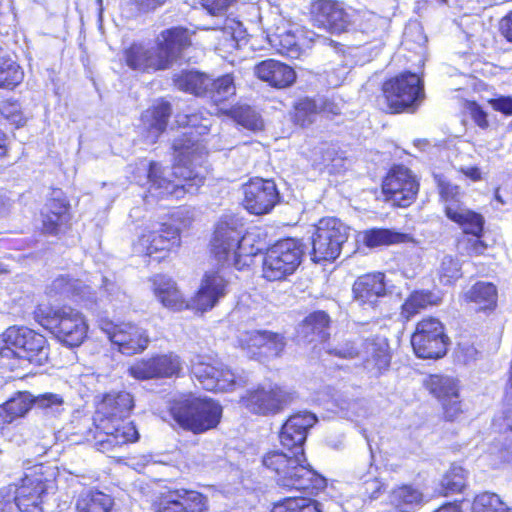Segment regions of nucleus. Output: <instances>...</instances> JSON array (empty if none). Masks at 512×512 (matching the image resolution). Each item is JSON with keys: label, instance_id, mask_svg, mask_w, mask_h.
<instances>
[{"label": "nucleus", "instance_id": "57", "mask_svg": "<svg viewBox=\"0 0 512 512\" xmlns=\"http://www.w3.org/2000/svg\"><path fill=\"white\" fill-rule=\"evenodd\" d=\"M458 350L459 356L463 357L465 363L475 360L478 355L477 348L473 344H470L466 341L459 343Z\"/></svg>", "mask_w": 512, "mask_h": 512}, {"label": "nucleus", "instance_id": "34", "mask_svg": "<svg viewBox=\"0 0 512 512\" xmlns=\"http://www.w3.org/2000/svg\"><path fill=\"white\" fill-rule=\"evenodd\" d=\"M329 316L323 311H317L307 316L299 325L298 333L307 342L323 341L326 339L329 326Z\"/></svg>", "mask_w": 512, "mask_h": 512}, {"label": "nucleus", "instance_id": "36", "mask_svg": "<svg viewBox=\"0 0 512 512\" xmlns=\"http://www.w3.org/2000/svg\"><path fill=\"white\" fill-rule=\"evenodd\" d=\"M363 243L369 248L389 246L412 241L407 233L388 228H371L363 232Z\"/></svg>", "mask_w": 512, "mask_h": 512}, {"label": "nucleus", "instance_id": "5", "mask_svg": "<svg viewBox=\"0 0 512 512\" xmlns=\"http://www.w3.org/2000/svg\"><path fill=\"white\" fill-rule=\"evenodd\" d=\"M229 280L221 271H209L205 274L201 287L196 295L186 304L176 283L163 275L153 279L154 293L162 305L171 310L180 311L191 307L200 311L212 309L220 298L227 293Z\"/></svg>", "mask_w": 512, "mask_h": 512}, {"label": "nucleus", "instance_id": "18", "mask_svg": "<svg viewBox=\"0 0 512 512\" xmlns=\"http://www.w3.org/2000/svg\"><path fill=\"white\" fill-rule=\"evenodd\" d=\"M244 207L252 214L270 212L279 202L280 195L273 180L253 178L242 187Z\"/></svg>", "mask_w": 512, "mask_h": 512}, {"label": "nucleus", "instance_id": "49", "mask_svg": "<svg viewBox=\"0 0 512 512\" xmlns=\"http://www.w3.org/2000/svg\"><path fill=\"white\" fill-rule=\"evenodd\" d=\"M462 276L459 260L450 255L443 257L439 267L440 282L450 285Z\"/></svg>", "mask_w": 512, "mask_h": 512}, {"label": "nucleus", "instance_id": "51", "mask_svg": "<svg viewBox=\"0 0 512 512\" xmlns=\"http://www.w3.org/2000/svg\"><path fill=\"white\" fill-rule=\"evenodd\" d=\"M0 113L3 118L17 127L25 124V118L22 115L20 105L17 102H2L0 105Z\"/></svg>", "mask_w": 512, "mask_h": 512}, {"label": "nucleus", "instance_id": "26", "mask_svg": "<svg viewBox=\"0 0 512 512\" xmlns=\"http://www.w3.org/2000/svg\"><path fill=\"white\" fill-rule=\"evenodd\" d=\"M360 359L372 376H379L388 369L391 361L387 340L380 337L361 340Z\"/></svg>", "mask_w": 512, "mask_h": 512}, {"label": "nucleus", "instance_id": "46", "mask_svg": "<svg viewBox=\"0 0 512 512\" xmlns=\"http://www.w3.org/2000/svg\"><path fill=\"white\" fill-rule=\"evenodd\" d=\"M465 470L457 465H452L441 481V492L446 496L460 492L465 487Z\"/></svg>", "mask_w": 512, "mask_h": 512}, {"label": "nucleus", "instance_id": "30", "mask_svg": "<svg viewBox=\"0 0 512 512\" xmlns=\"http://www.w3.org/2000/svg\"><path fill=\"white\" fill-rule=\"evenodd\" d=\"M254 73L260 80L279 89L291 86L296 80V73L292 67L274 59L256 64Z\"/></svg>", "mask_w": 512, "mask_h": 512}, {"label": "nucleus", "instance_id": "27", "mask_svg": "<svg viewBox=\"0 0 512 512\" xmlns=\"http://www.w3.org/2000/svg\"><path fill=\"white\" fill-rule=\"evenodd\" d=\"M206 498L199 492L186 489L169 491L159 504V512H203Z\"/></svg>", "mask_w": 512, "mask_h": 512}, {"label": "nucleus", "instance_id": "7", "mask_svg": "<svg viewBox=\"0 0 512 512\" xmlns=\"http://www.w3.org/2000/svg\"><path fill=\"white\" fill-rule=\"evenodd\" d=\"M49 358V346L46 338L27 327L12 326L1 336L0 359L3 366L14 369L11 360L27 361L42 366Z\"/></svg>", "mask_w": 512, "mask_h": 512}, {"label": "nucleus", "instance_id": "48", "mask_svg": "<svg viewBox=\"0 0 512 512\" xmlns=\"http://www.w3.org/2000/svg\"><path fill=\"white\" fill-rule=\"evenodd\" d=\"M318 99L305 98L300 100L295 107V121L301 126L309 125L319 113Z\"/></svg>", "mask_w": 512, "mask_h": 512}, {"label": "nucleus", "instance_id": "40", "mask_svg": "<svg viewBox=\"0 0 512 512\" xmlns=\"http://www.w3.org/2000/svg\"><path fill=\"white\" fill-rule=\"evenodd\" d=\"M236 94L234 78L231 74L223 75L217 79L210 78L206 98L215 105L229 101Z\"/></svg>", "mask_w": 512, "mask_h": 512}, {"label": "nucleus", "instance_id": "10", "mask_svg": "<svg viewBox=\"0 0 512 512\" xmlns=\"http://www.w3.org/2000/svg\"><path fill=\"white\" fill-rule=\"evenodd\" d=\"M39 323L69 347L79 346L87 336L88 326L83 315L71 307L50 311L41 316Z\"/></svg>", "mask_w": 512, "mask_h": 512}, {"label": "nucleus", "instance_id": "24", "mask_svg": "<svg viewBox=\"0 0 512 512\" xmlns=\"http://www.w3.org/2000/svg\"><path fill=\"white\" fill-rule=\"evenodd\" d=\"M46 294L56 299H71L88 307L96 302L95 293L90 286L70 275H59L46 287Z\"/></svg>", "mask_w": 512, "mask_h": 512}, {"label": "nucleus", "instance_id": "56", "mask_svg": "<svg viewBox=\"0 0 512 512\" xmlns=\"http://www.w3.org/2000/svg\"><path fill=\"white\" fill-rule=\"evenodd\" d=\"M235 0H202L203 7L211 15H221Z\"/></svg>", "mask_w": 512, "mask_h": 512}, {"label": "nucleus", "instance_id": "28", "mask_svg": "<svg viewBox=\"0 0 512 512\" xmlns=\"http://www.w3.org/2000/svg\"><path fill=\"white\" fill-rule=\"evenodd\" d=\"M180 237L178 228L163 223L157 230L144 233L139 238V246L146 255H152L158 251H169L179 246Z\"/></svg>", "mask_w": 512, "mask_h": 512}, {"label": "nucleus", "instance_id": "6", "mask_svg": "<svg viewBox=\"0 0 512 512\" xmlns=\"http://www.w3.org/2000/svg\"><path fill=\"white\" fill-rule=\"evenodd\" d=\"M186 29L175 27L163 31L155 47L133 44L125 53L126 64L133 70L157 71L168 69L184 48L190 45Z\"/></svg>", "mask_w": 512, "mask_h": 512}, {"label": "nucleus", "instance_id": "15", "mask_svg": "<svg viewBox=\"0 0 512 512\" xmlns=\"http://www.w3.org/2000/svg\"><path fill=\"white\" fill-rule=\"evenodd\" d=\"M411 344L419 358L438 359L447 352L448 337L438 319L427 318L417 324Z\"/></svg>", "mask_w": 512, "mask_h": 512}, {"label": "nucleus", "instance_id": "23", "mask_svg": "<svg viewBox=\"0 0 512 512\" xmlns=\"http://www.w3.org/2000/svg\"><path fill=\"white\" fill-rule=\"evenodd\" d=\"M181 369L180 358L170 353L138 361L128 369V372L137 380H149L177 376Z\"/></svg>", "mask_w": 512, "mask_h": 512}, {"label": "nucleus", "instance_id": "58", "mask_svg": "<svg viewBox=\"0 0 512 512\" xmlns=\"http://www.w3.org/2000/svg\"><path fill=\"white\" fill-rule=\"evenodd\" d=\"M413 34L417 37L419 47H422L426 43L427 38L423 35L422 28L419 25L411 26L405 31L403 44L407 45Z\"/></svg>", "mask_w": 512, "mask_h": 512}, {"label": "nucleus", "instance_id": "59", "mask_svg": "<svg viewBox=\"0 0 512 512\" xmlns=\"http://www.w3.org/2000/svg\"><path fill=\"white\" fill-rule=\"evenodd\" d=\"M326 82L331 87L339 86L345 78L346 71L345 68L341 69H332L331 71H326Z\"/></svg>", "mask_w": 512, "mask_h": 512}, {"label": "nucleus", "instance_id": "22", "mask_svg": "<svg viewBox=\"0 0 512 512\" xmlns=\"http://www.w3.org/2000/svg\"><path fill=\"white\" fill-rule=\"evenodd\" d=\"M238 342L253 356L278 357L286 346L285 337L282 334L267 330L241 332Z\"/></svg>", "mask_w": 512, "mask_h": 512}, {"label": "nucleus", "instance_id": "52", "mask_svg": "<svg viewBox=\"0 0 512 512\" xmlns=\"http://www.w3.org/2000/svg\"><path fill=\"white\" fill-rule=\"evenodd\" d=\"M359 480L362 481L364 487V494L371 499H375L378 497L383 485L377 479L375 474L369 470L367 473L362 474L360 471L356 472Z\"/></svg>", "mask_w": 512, "mask_h": 512}, {"label": "nucleus", "instance_id": "31", "mask_svg": "<svg viewBox=\"0 0 512 512\" xmlns=\"http://www.w3.org/2000/svg\"><path fill=\"white\" fill-rule=\"evenodd\" d=\"M149 341L146 330L132 323H122L119 331L114 334L112 343L122 354L134 355L144 351Z\"/></svg>", "mask_w": 512, "mask_h": 512}, {"label": "nucleus", "instance_id": "50", "mask_svg": "<svg viewBox=\"0 0 512 512\" xmlns=\"http://www.w3.org/2000/svg\"><path fill=\"white\" fill-rule=\"evenodd\" d=\"M235 119L238 124L252 131L263 128L261 117L250 107L239 109L235 114Z\"/></svg>", "mask_w": 512, "mask_h": 512}, {"label": "nucleus", "instance_id": "41", "mask_svg": "<svg viewBox=\"0 0 512 512\" xmlns=\"http://www.w3.org/2000/svg\"><path fill=\"white\" fill-rule=\"evenodd\" d=\"M441 298L431 291H415L402 305V316L410 319L428 306L438 305Z\"/></svg>", "mask_w": 512, "mask_h": 512}, {"label": "nucleus", "instance_id": "4", "mask_svg": "<svg viewBox=\"0 0 512 512\" xmlns=\"http://www.w3.org/2000/svg\"><path fill=\"white\" fill-rule=\"evenodd\" d=\"M243 219L237 215H224L216 224L211 240V252L222 265L217 271L226 276V266L241 270L250 265L252 257L262 248L255 246V236L244 233ZM227 279V277H225Z\"/></svg>", "mask_w": 512, "mask_h": 512}, {"label": "nucleus", "instance_id": "14", "mask_svg": "<svg viewBox=\"0 0 512 512\" xmlns=\"http://www.w3.org/2000/svg\"><path fill=\"white\" fill-rule=\"evenodd\" d=\"M438 188L441 199L445 203L446 216L457 223L466 234H479L484 227V218L481 214L468 209L461 202L459 187L438 179Z\"/></svg>", "mask_w": 512, "mask_h": 512}, {"label": "nucleus", "instance_id": "17", "mask_svg": "<svg viewBox=\"0 0 512 512\" xmlns=\"http://www.w3.org/2000/svg\"><path fill=\"white\" fill-rule=\"evenodd\" d=\"M241 401L251 413L270 416L280 413L289 403L290 396L277 384L267 383L248 390Z\"/></svg>", "mask_w": 512, "mask_h": 512}, {"label": "nucleus", "instance_id": "37", "mask_svg": "<svg viewBox=\"0 0 512 512\" xmlns=\"http://www.w3.org/2000/svg\"><path fill=\"white\" fill-rule=\"evenodd\" d=\"M34 396L29 392H19L0 406V423L7 424L23 417L33 406Z\"/></svg>", "mask_w": 512, "mask_h": 512}, {"label": "nucleus", "instance_id": "43", "mask_svg": "<svg viewBox=\"0 0 512 512\" xmlns=\"http://www.w3.org/2000/svg\"><path fill=\"white\" fill-rule=\"evenodd\" d=\"M472 512H512V510L497 494L483 492L475 497Z\"/></svg>", "mask_w": 512, "mask_h": 512}, {"label": "nucleus", "instance_id": "39", "mask_svg": "<svg viewBox=\"0 0 512 512\" xmlns=\"http://www.w3.org/2000/svg\"><path fill=\"white\" fill-rule=\"evenodd\" d=\"M423 494L410 485H403L394 489L390 496V502L399 512H413L421 505Z\"/></svg>", "mask_w": 512, "mask_h": 512}, {"label": "nucleus", "instance_id": "47", "mask_svg": "<svg viewBox=\"0 0 512 512\" xmlns=\"http://www.w3.org/2000/svg\"><path fill=\"white\" fill-rule=\"evenodd\" d=\"M270 42L282 55L294 58L299 54L297 37L290 31L273 35Z\"/></svg>", "mask_w": 512, "mask_h": 512}, {"label": "nucleus", "instance_id": "12", "mask_svg": "<svg viewBox=\"0 0 512 512\" xmlns=\"http://www.w3.org/2000/svg\"><path fill=\"white\" fill-rule=\"evenodd\" d=\"M382 90L393 113L416 107L424 97L422 80L411 72L402 73L386 81Z\"/></svg>", "mask_w": 512, "mask_h": 512}, {"label": "nucleus", "instance_id": "21", "mask_svg": "<svg viewBox=\"0 0 512 512\" xmlns=\"http://www.w3.org/2000/svg\"><path fill=\"white\" fill-rule=\"evenodd\" d=\"M191 372L207 391L225 392L237 384L244 385L246 382L242 378L237 380L234 373L224 368L222 364L214 365L199 360L193 362Z\"/></svg>", "mask_w": 512, "mask_h": 512}, {"label": "nucleus", "instance_id": "64", "mask_svg": "<svg viewBox=\"0 0 512 512\" xmlns=\"http://www.w3.org/2000/svg\"><path fill=\"white\" fill-rule=\"evenodd\" d=\"M500 31L509 42H512V11L501 19Z\"/></svg>", "mask_w": 512, "mask_h": 512}, {"label": "nucleus", "instance_id": "54", "mask_svg": "<svg viewBox=\"0 0 512 512\" xmlns=\"http://www.w3.org/2000/svg\"><path fill=\"white\" fill-rule=\"evenodd\" d=\"M294 489L302 491L306 495L302 497H295V501L297 502L298 506L296 512H321L319 504L315 500H312L310 497H308L313 496V494H309L307 491H304L303 489ZM322 490L323 489H321V491ZM319 492L320 490L314 493V495H317Z\"/></svg>", "mask_w": 512, "mask_h": 512}, {"label": "nucleus", "instance_id": "38", "mask_svg": "<svg viewBox=\"0 0 512 512\" xmlns=\"http://www.w3.org/2000/svg\"><path fill=\"white\" fill-rule=\"evenodd\" d=\"M174 83L179 90L206 98L210 77L198 71H182L175 75Z\"/></svg>", "mask_w": 512, "mask_h": 512}, {"label": "nucleus", "instance_id": "16", "mask_svg": "<svg viewBox=\"0 0 512 512\" xmlns=\"http://www.w3.org/2000/svg\"><path fill=\"white\" fill-rule=\"evenodd\" d=\"M387 201L399 207H408L416 199L419 182L410 169L403 165L391 168L382 184Z\"/></svg>", "mask_w": 512, "mask_h": 512}, {"label": "nucleus", "instance_id": "3", "mask_svg": "<svg viewBox=\"0 0 512 512\" xmlns=\"http://www.w3.org/2000/svg\"><path fill=\"white\" fill-rule=\"evenodd\" d=\"M134 407V399L128 392H113L104 395L98 403L92 425L84 437L103 453H115L139 439L132 422H125Z\"/></svg>", "mask_w": 512, "mask_h": 512}, {"label": "nucleus", "instance_id": "2", "mask_svg": "<svg viewBox=\"0 0 512 512\" xmlns=\"http://www.w3.org/2000/svg\"><path fill=\"white\" fill-rule=\"evenodd\" d=\"M193 132L184 133L183 138L173 144L176 163L172 168H162L158 163L148 165V192L153 197L167 196L182 198L195 194L204 183V176L195 165L202 162L204 146L199 139L192 138Z\"/></svg>", "mask_w": 512, "mask_h": 512}, {"label": "nucleus", "instance_id": "62", "mask_svg": "<svg viewBox=\"0 0 512 512\" xmlns=\"http://www.w3.org/2000/svg\"><path fill=\"white\" fill-rule=\"evenodd\" d=\"M297 508L295 497H289L283 502L274 505L271 512H296Z\"/></svg>", "mask_w": 512, "mask_h": 512}, {"label": "nucleus", "instance_id": "20", "mask_svg": "<svg viewBox=\"0 0 512 512\" xmlns=\"http://www.w3.org/2000/svg\"><path fill=\"white\" fill-rule=\"evenodd\" d=\"M54 483L37 474L26 475L15 491V504L21 512H43L44 498Z\"/></svg>", "mask_w": 512, "mask_h": 512}, {"label": "nucleus", "instance_id": "19", "mask_svg": "<svg viewBox=\"0 0 512 512\" xmlns=\"http://www.w3.org/2000/svg\"><path fill=\"white\" fill-rule=\"evenodd\" d=\"M352 292L355 303L365 310H374L382 298L394 292V286L388 284L383 273H368L355 280Z\"/></svg>", "mask_w": 512, "mask_h": 512}, {"label": "nucleus", "instance_id": "45", "mask_svg": "<svg viewBox=\"0 0 512 512\" xmlns=\"http://www.w3.org/2000/svg\"><path fill=\"white\" fill-rule=\"evenodd\" d=\"M33 406L42 410L46 415L58 416L64 411V400L56 393H44L34 396Z\"/></svg>", "mask_w": 512, "mask_h": 512}, {"label": "nucleus", "instance_id": "29", "mask_svg": "<svg viewBox=\"0 0 512 512\" xmlns=\"http://www.w3.org/2000/svg\"><path fill=\"white\" fill-rule=\"evenodd\" d=\"M44 232L58 234L70 219L69 203L61 191H54L41 212Z\"/></svg>", "mask_w": 512, "mask_h": 512}, {"label": "nucleus", "instance_id": "1", "mask_svg": "<svg viewBox=\"0 0 512 512\" xmlns=\"http://www.w3.org/2000/svg\"><path fill=\"white\" fill-rule=\"evenodd\" d=\"M317 422L315 414L301 411L283 424L279 439L284 451H270L263 457V465L274 471L277 483L285 488L303 489L309 494L326 487V479L307 463L303 445L308 430Z\"/></svg>", "mask_w": 512, "mask_h": 512}, {"label": "nucleus", "instance_id": "32", "mask_svg": "<svg viewBox=\"0 0 512 512\" xmlns=\"http://www.w3.org/2000/svg\"><path fill=\"white\" fill-rule=\"evenodd\" d=\"M465 300L473 303L477 310L491 311L497 305V288L490 282H476L470 289L465 292Z\"/></svg>", "mask_w": 512, "mask_h": 512}, {"label": "nucleus", "instance_id": "8", "mask_svg": "<svg viewBox=\"0 0 512 512\" xmlns=\"http://www.w3.org/2000/svg\"><path fill=\"white\" fill-rule=\"evenodd\" d=\"M170 411L182 428L193 433H203L215 428L222 415V407L218 403L199 397L176 401Z\"/></svg>", "mask_w": 512, "mask_h": 512}, {"label": "nucleus", "instance_id": "44", "mask_svg": "<svg viewBox=\"0 0 512 512\" xmlns=\"http://www.w3.org/2000/svg\"><path fill=\"white\" fill-rule=\"evenodd\" d=\"M177 121L180 125L194 129L195 133L199 136L207 134L212 124L211 115L206 111H198L178 116Z\"/></svg>", "mask_w": 512, "mask_h": 512}, {"label": "nucleus", "instance_id": "9", "mask_svg": "<svg viewBox=\"0 0 512 512\" xmlns=\"http://www.w3.org/2000/svg\"><path fill=\"white\" fill-rule=\"evenodd\" d=\"M349 228L334 217L322 218L315 225L311 257L314 262L334 261L341 253Z\"/></svg>", "mask_w": 512, "mask_h": 512}, {"label": "nucleus", "instance_id": "11", "mask_svg": "<svg viewBox=\"0 0 512 512\" xmlns=\"http://www.w3.org/2000/svg\"><path fill=\"white\" fill-rule=\"evenodd\" d=\"M301 244L292 238L277 242L269 248L263 259V277L269 281L285 279L293 274L301 263Z\"/></svg>", "mask_w": 512, "mask_h": 512}, {"label": "nucleus", "instance_id": "25", "mask_svg": "<svg viewBox=\"0 0 512 512\" xmlns=\"http://www.w3.org/2000/svg\"><path fill=\"white\" fill-rule=\"evenodd\" d=\"M427 388L442 403L444 415L448 420H454L462 412L458 384L454 378L431 375L427 381Z\"/></svg>", "mask_w": 512, "mask_h": 512}, {"label": "nucleus", "instance_id": "53", "mask_svg": "<svg viewBox=\"0 0 512 512\" xmlns=\"http://www.w3.org/2000/svg\"><path fill=\"white\" fill-rule=\"evenodd\" d=\"M329 353L347 359L360 358L361 340L341 343L330 349Z\"/></svg>", "mask_w": 512, "mask_h": 512}, {"label": "nucleus", "instance_id": "55", "mask_svg": "<svg viewBox=\"0 0 512 512\" xmlns=\"http://www.w3.org/2000/svg\"><path fill=\"white\" fill-rule=\"evenodd\" d=\"M488 102L495 111L507 116L512 115V96H499L490 99Z\"/></svg>", "mask_w": 512, "mask_h": 512}, {"label": "nucleus", "instance_id": "63", "mask_svg": "<svg viewBox=\"0 0 512 512\" xmlns=\"http://www.w3.org/2000/svg\"><path fill=\"white\" fill-rule=\"evenodd\" d=\"M505 419L507 426L512 430V387L507 384L505 392Z\"/></svg>", "mask_w": 512, "mask_h": 512}, {"label": "nucleus", "instance_id": "60", "mask_svg": "<svg viewBox=\"0 0 512 512\" xmlns=\"http://www.w3.org/2000/svg\"><path fill=\"white\" fill-rule=\"evenodd\" d=\"M98 326L107 335L108 339L112 342L114 334H116L119 331L120 324L117 325L106 318H100L98 320Z\"/></svg>", "mask_w": 512, "mask_h": 512}, {"label": "nucleus", "instance_id": "42", "mask_svg": "<svg viewBox=\"0 0 512 512\" xmlns=\"http://www.w3.org/2000/svg\"><path fill=\"white\" fill-rule=\"evenodd\" d=\"M23 79L20 66L13 60L6 58L0 47V88L12 89Z\"/></svg>", "mask_w": 512, "mask_h": 512}, {"label": "nucleus", "instance_id": "13", "mask_svg": "<svg viewBox=\"0 0 512 512\" xmlns=\"http://www.w3.org/2000/svg\"><path fill=\"white\" fill-rule=\"evenodd\" d=\"M311 14L314 23L331 33L340 34L358 26L361 12L345 7L335 0H317L312 3Z\"/></svg>", "mask_w": 512, "mask_h": 512}, {"label": "nucleus", "instance_id": "35", "mask_svg": "<svg viewBox=\"0 0 512 512\" xmlns=\"http://www.w3.org/2000/svg\"><path fill=\"white\" fill-rule=\"evenodd\" d=\"M171 115V106L168 102H159L142 115L144 126L148 130V137L155 141L165 131Z\"/></svg>", "mask_w": 512, "mask_h": 512}, {"label": "nucleus", "instance_id": "61", "mask_svg": "<svg viewBox=\"0 0 512 512\" xmlns=\"http://www.w3.org/2000/svg\"><path fill=\"white\" fill-rule=\"evenodd\" d=\"M471 115L475 123L481 127H488V120L486 112L477 104H473L471 107Z\"/></svg>", "mask_w": 512, "mask_h": 512}, {"label": "nucleus", "instance_id": "33", "mask_svg": "<svg viewBox=\"0 0 512 512\" xmlns=\"http://www.w3.org/2000/svg\"><path fill=\"white\" fill-rule=\"evenodd\" d=\"M114 505L113 498L96 489L83 490L75 503L76 512H111Z\"/></svg>", "mask_w": 512, "mask_h": 512}]
</instances>
